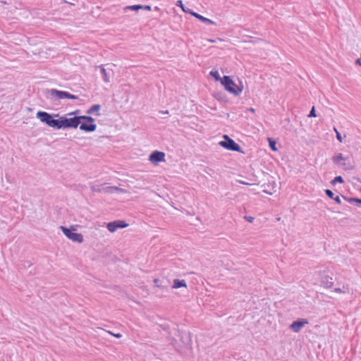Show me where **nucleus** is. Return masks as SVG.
<instances>
[{
	"label": "nucleus",
	"mask_w": 361,
	"mask_h": 361,
	"mask_svg": "<svg viewBox=\"0 0 361 361\" xmlns=\"http://www.w3.org/2000/svg\"><path fill=\"white\" fill-rule=\"evenodd\" d=\"M112 189H113V188H106V190H107V191H108V190H111Z\"/></svg>",
	"instance_id": "c9c22d12"
},
{
	"label": "nucleus",
	"mask_w": 361,
	"mask_h": 361,
	"mask_svg": "<svg viewBox=\"0 0 361 361\" xmlns=\"http://www.w3.org/2000/svg\"><path fill=\"white\" fill-rule=\"evenodd\" d=\"M335 291L340 293V292H341V288H336Z\"/></svg>",
	"instance_id": "f704fd0d"
},
{
	"label": "nucleus",
	"mask_w": 361,
	"mask_h": 361,
	"mask_svg": "<svg viewBox=\"0 0 361 361\" xmlns=\"http://www.w3.org/2000/svg\"><path fill=\"white\" fill-rule=\"evenodd\" d=\"M342 197L350 203L355 202L361 204V199L357 197H346L345 196H342Z\"/></svg>",
	"instance_id": "f3484780"
},
{
	"label": "nucleus",
	"mask_w": 361,
	"mask_h": 361,
	"mask_svg": "<svg viewBox=\"0 0 361 361\" xmlns=\"http://www.w3.org/2000/svg\"><path fill=\"white\" fill-rule=\"evenodd\" d=\"M332 278L329 276L324 275L322 276L321 284L326 288H330L333 286L334 282Z\"/></svg>",
	"instance_id": "f8f14e48"
},
{
	"label": "nucleus",
	"mask_w": 361,
	"mask_h": 361,
	"mask_svg": "<svg viewBox=\"0 0 361 361\" xmlns=\"http://www.w3.org/2000/svg\"><path fill=\"white\" fill-rule=\"evenodd\" d=\"M337 183H344V180L341 176H336L331 181V184L335 185Z\"/></svg>",
	"instance_id": "a211bd4d"
},
{
	"label": "nucleus",
	"mask_w": 361,
	"mask_h": 361,
	"mask_svg": "<svg viewBox=\"0 0 361 361\" xmlns=\"http://www.w3.org/2000/svg\"><path fill=\"white\" fill-rule=\"evenodd\" d=\"M0 361H4V360H1Z\"/></svg>",
	"instance_id": "ea45409f"
},
{
	"label": "nucleus",
	"mask_w": 361,
	"mask_h": 361,
	"mask_svg": "<svg viewBox=\"0 0 361 361\" xmlns=\"http://www.w3.org/2000/svg\"><path fill=\"white\" fill-rule=\"evenodd\" d=\"M186 286H187V285L184 280L175 279L173 281V288H179L181 287H186Z\"/></svg>",
	"instance_id": "2eb2a0df"
},
{
	"label": "nucleus",
	"mask_w": 361,
	"mask_h": 361,
	"mask_svg": "<svg viewBox=\"0 0 361 361\" xmlns=\"http://www.w3.org/2000/svg\"><path fill=\"white\" fill-rule=\"evenodd\" d=\"M142 7H143L142 5L137 4V5L128 6H126L125 8L137 11L138 10L142 9Z\"/></svg>",
	"instance_id": "aec40b11"
},
{
	"label": "nucleus",
	"mask_w": 361,
	"mask_h": 361,
	"mask_svg": "<svg viewBox=\"0 0 361 361\" xmlns=\"http://www.w3.org/2000/svg\"><path fill=\"white\" fill-rule=\"evenodd\" d=\"M250 111H254L255 110H254V109L251 108V109H250Z\"/></svg>",
	"instance_id": "4c0bfd02"
},
{
	"label": "nucleus",
	"mask_w": 361,
	"mask_h": 361,
	"mask_svg": "<svg viewBox=\"0 0 361 361\" xmlns=\"http://www.w3.org/2000/svg\"><path fill=\"white\" fill-rule=\"evenodd\" d=\"M183 11H184L186 13H190L192 16V13H195L194 11H191L190 8H185Z\"/></svg>",
	"instance_id": "bb28decb"
},
{
	"label": "nucleus",
	"mask_w": 361,
	"mask_h": 361,
	"mask_svg": "<svg viewBox=\"0 0 361 361\" xmlns=\"http://www.w3.org/2000/svg\"><path fill=\"white\" fill-rule=\"evenodd\" d=\"M61 230L63 231V234L70 240L73 242L81 243L83 242V236L80 233H74L73 231L75 229L73 227L71 228H68L65 226H61L60 227Z\"/></svg>",
	"instance_id": "0eeeda50"
},
{
	"label": "nucleus",
	"mask_w": 361,
	"mask_h": 361,
	"mask_svg": "<svg viewBox=\"0 0 361 361\" xmlns=\"http://www.w3.org/2000/svg\"><path fill=\"white\" fill-rule=\"evenodd\" d=\"M317 115H316V112H315V109H314V106H313L312 108V109L310 110V114L308 115L309 117H315Z\"/></svg>",
	"instance_id": "b1692460"
},
{
	"label": "nucleus",
	"mask_w": 361,
	"mask_h": 361,
	"mask_svg": "<svg viewBox=\"0 0 361 361\" xmlns=\"http://www.w3.org/2000/svg\"><path fill=\"white\" fill-rule=\"evenodd\" d=\"M47 98L53 102H55L63 99L75 100L78 99V96L72 94L66 91L58 90L56 89H50L47 90Z\"/></svg>",
	"instance_id": "7ed1b4c3"
},
{
	"label": "nucleus",
	"mask_w": 361,
	"mask_h": 361,
	"mask_svg": "<svg viewBox=\"0 0 361 361\" xmlns=\"http://www.w3.org/2000/svg\"><path fill=\"white\" fill-rule=\"evenodd\" d=\"M209 74L211 76H212L215 79V80H216V81L221 80V81L222 78H221L220 75L217 71H210Z\"/></svg>",
	"instance_id": "6ab92c4d"
},
{
	"label": "nucleus",
	"mask_w": 361,
	"mask_h": 361,
	"mask_svg": "<svg viewBox=\"0 0 361 361\" xmlns=\"http://www.w3.org/2000/svg\"><path fill=\"white\" fill-rule=\"evenodd\" d=\"M82 121L92 122L93 118L90 116H75L72 118H66V116H60V129L65 128H76Z\"/></svg>",
	"instance_id": "f257e3e1"
},
{
	"label": "nucleus",
	"mask_w": 361,
	"mask_h": 361,
	"mask_svg": "<svg viewBox=\"0 0 361 361\" xmlns=\"http://www.w3.org/2000/svg\"><path fill=\"white\" fill-rule=\"evenodd\" d=\"M245 219L248 221V222H250L252 223L253 221H254V217L252 216H245Z\"/></svg>",
	"instance_id": "a878e982"
},
{
	"label": "nucleus",
	"mask_w": 361,
	"mask_h": 361,
	"mask_svg": "<svg viewBox=\"0 0 361 361\" xmlns=\"http://www.w3.org/2000/svg\"><path fill=\"white\" fill-rule=\"evenodd\" d=\"M100 68L101 74L102 76V79L105 82H109L110 78H109V72H107V71L102 66H99Z\"/></svg>",
	"instance_id": "4468645a"
},
{
	"label": "nucleus",
	"mask_w": 361,
	"mask_h": 361,
	"mask_svg": "<svg viewBox=\"0 0 361 361\" xmlns=\"http://www.w3.org/2000/svg\"><path fill=\"white\" fill-rule=\"evenodd\" d=\"M221 84L228 92L235 96L239 95L243 91V88L235 85L230 76L224 75L221 79Z\"/></svg>",
	"instance_id": "20e7f679"
},
{
	"label": "nucleus",
	"mask_w": 361,
	"mask_h": 361,
	"mask_svg": "<svg viewBox=\"0 0 361 361\" xmlns=\"http://www.w3.org/2000/svg\"><path fill=\"white\" fill-rule=\"evenodd\" d=\"M333 200H334L336 201V202H337L338 204H341V198L339 196L334 197V198Z\"/></svg>",
	"instance_id": "cd10ccee"
},
{
	"label": "nucleus",
	"mask_w": 361,
	"mask_h": 361,
	"mask_svg": "<svg viewBox=\"0 0 361 361\" xmlns=\"http://www.w3.org/2000/svg\"><path fill=\"white\" fill-rule=\"evenodd\" d=\"M333 162L338 166H341L344 170H350L353 169V166L349 161V157H344L342 153L332 157Z\"/></svg>",
	"instance_id": "423d86ee"
},
{
	"label": "nucleus",
	"mask_w": 361,
	"mask_h": 361,
	"mask_svg": "<svg viewBox=\"0 0 361 361\" xmlns=\"http://www.w3.org/2000/svg\"><path fill=\"white\" fill-rule=\"evenodd\" d=\"M109 334H110L112 336H113V334H114L113 332H111V331H109Z\"/></svg>",
	"instance_id": "e433bc0d"
},
{
	"label": "nucleus",
	"mask_w": 361,
	"mask_h": 361,
	"mask_svg": "<svg viewBox=\"0 0 361 361\" xmlns=\"http://www.w3.org/2000/svg\"><path fill=\"white\" fill-rule=\"evenodd\" d=\"M2 90H3L0 88V92H2Z\"/></svg>",
	"instance_id": "58836bf2"
},
{
	"label": "nucleus",
	"mask_w": 361,
	"mask_h": 361,
	"mask_svg": "<svg viewBox=\"0 0 361 361\" xmlns=\"http://www.w3.org/2000/svg\"><path fill=\"white\" fill-rule=\"evenodd\" d=\"M149 160L153 164H158L159 162L165 160V153L160 151H154L150 155Z\"/></svg>",
	"instance_id": "9b49d317"
},
{
	"label": "nucleus",
	"mask_w": 361,
	"mask_h": 361,
	"mask_svg": "<svg viewBox=\"0 0 361 361\" xmlns=\"http://www.w3.org/2000/svg\"><path fill=\"white\" fill-rule=\"evenodd\" d=\"M63 2H64V3H66V4H69V5H71V6H73V5H74V4H72V3H68L67 1H63Z\"/></svg>",
	"instance_id": "72a5a7b5"
},
{
	"label": "nucleus",
	"mask_w": 361,
	"mask_h": 361,
	"mask_svg": "<svg viewBox=\"0 0 361 361\" xmlns=\"http://www.w3.org/2000/svg\"><path fill=\"white\" fill-rule=\"evenodd\" d=\"M94 118H93V121L92 122L87 121H82L80 123L79 128L80 130L85 131V132H94L97 129V125L94 123Z\"/></svg>",
	"instance_id": "1a4fd4ad"
},
{
	"label": "nucleus",
	"mask_w": 361,
	"mask_h": 361,
	"mask_svg": "<svg viewBox=\"0 0 361 361\" xmlns=\"http://www.w3.org/2000/svg\"><path fill=\"white\" fill-rule=\"evenodd\" d=\"M113 336H114V337L117 338H121V337H122V335H121V334H119V333H118V334H113Z\"/></svg>",
	"instance_id": "7c9ffc66"
},
{
	"label": "nucleus",
	"mask_w": 361,
	"mask_h": 361,
	"mask_svg": "<svg viewBox=\"0 0 361 361\" xmlns=\"http://www.w3.org/2000/svg\"><path fill=\"white\" fill-rule=\"evenodd\" d=\"M268 141H269L270 148L273 151H277V148L276 146V142L272 138H268Z\"/></svg>",
	"instance_id": "412c9836"
},
{
	"label": "nucleus",
	"mask_w": 361,
	"mask_h": 361,
	"mask_svg": "<svg viewBox=\"0 0 361 361\" xmlns=\"http://www.w3.org/2000/svg\"><path fill=\"white\" fill-rule=\"evenodd\" d=\"M334 131L336 132V138H337V140H338L340 142H342V141H343V137H342V136H341V133L338 131V130H337L336 128H334Z\"/></svg>",
	"instance_id": "5701e85b"
},
{
	"label": "nucleus",
	"mask_w": 361,
	"mask_h": 361,
	"mask_svg": "<svg viewBox=\"0 0 361 361\" xmlns=\"http://www.w3.org/2000/svg\"><path fill=\"white\" fill-rule=\"evenodd\" d=\"M240 183L241 184H243V185H248V183H245V181H243V180H238Z\"/></svg>",
	"instance_id": "473e14b6"
},
{
	"label": "nucleus",
	"mask_w": 361,
	"mask_h": 361,
	"mask_svg": "<svg viewBox=\"0 0 361 361\" xmlns=\"http://www.w3.org/2000/svg\"><path fill=\"white\" fill-rule=\"evenodd\" d=\"M142 8H143V9H145V10H147V11H151V6H148V5L143 6Z\"/></svg>",
	"instance_id": "c756f323"
},
{
	"label": "nucleus",
	"mask_w": 361,
	"mask_h": 361,
	"mask_svg": "<svg viewBox=\"0 0 361 361\" xmlns=\"http://www.w3.org/2000/svg\"><path fill=\"white\" fill-rule=\"evenodd\" d=\"M192 16L195 17L197 19L200 20L202 23L207 24V25H216V23L207 18H205L202 16V15L197 13H192Z\"/></svg>",
	"instance_id": "ddd939ff"
},
{
	"label": "nucleus",
	"mask_w": 361,
	"mask_h": 361,
	"mask_svg": "<svg viewBox=\"0 0 361 361\" xmlns=\"http://www.w3.org/2000/svg\"><path fill=\"white\" fill-rule=\"evenodd\" d=\"M307 324H308V321L306 319H298V320L294 321L290 325L289 328L293 332L298 333L305 326V325Z\"/></svg>",
	"instance_id": "9d476101"
},
{
	"label": "nucleus",
	"mask_w": 361,
	"mask_h": 361,
	"mask_svg": "<svg viewBox=\"0 0 361 361\" xmlns=\"http://www.w3.org/2000/svg\"><path fill=\"white\" fill-rule=\"evenodd\" d=\"M128 226L124 221L116 220L107 224L106 228L110 232H115L118 228H126Z\"/></svg>",
	"instance_id": "6e6552de"
},
{
	"label": "nucleus",
	"mask_w": 361,
	"mask_h": 361,
	"mask_svg": "<svg viewBox=\"0 0 361 361\" xmlns=\"http://www.w3.org/2000/svg\"><path fill=\"white\" fill-rule=\"evenodd\" d=\"M159 279H154V283L156 284V286H159V285L157 284V283L159 282Z\"/></svg>",
	"instance_id": "2f4dec72"
},
{
	"label": "nucleus",
	"mask_w": 361,
	"mask_h": 361,
	"mask_svg": "<svg viewBox=\"0 0 361 361\" xmlns=\"http://www.w3.org/2000/svg\"><path fill=\"white\" fill-rule=\"evenodd\" d=\"M101 109V105L100 104H94L93 106H92L91 108H90L89 109H87V114H94L95 111H99Z\"/></svg>",
	"instance_id": "dca6fc26"
},
{
	"label": "nucleus",
	"mask_w": 361,
	"mask_h": 361,
	"mask_svg": "<svg viewBox=\"0 0 361 361\" xmlns=\"http://www.w3.org/2000/svg\"><path fill=\"white\" fill-rule=\"evenodd\" d=\"M59 115L51 114L46 111H39L36 114V117L43 123H45L49 127L53 128L54 129L59 130L60 127V117L57 119L54 117H59Z\"/></svg>",
	"instance_id": "f03ea898"
},
{
	"label": "nucleus",
	"mask_w": 361,
	"mask_h": 361,
	"mask_svg": "<svg viewBox=\"0 0 361 361\" xmlns=\"http://www.w3.org/2000/svg\"><path fill=\"white\" fill-rule=\"evenodd\" d=\"M176 5L177 6L180 7V8H182V10H183V11L185 8V7L184 6L183 3V1H182L181 0H178V1H176Z\"/></svg>",
	"instance_id": "393cba45"
},
{
	"label": "nucleus",
	"mask_w": 361,
	"mask_h": 361,
	"mask_svg": "<svg viewBox=\"0 0 361 361\" xmlns=\"http://www.w3.org/2000/svg\"><path fill=\"white\" fill-rule=\"evenodd\" d=\"M224 140H221L219 142V145L230 151L238 152L240 153H244L242 150L241 147L236 143L233 139H231L228 135H224L223 136Z\"/></svg>",
	"instance_id": "39448f33"
},
{
	"label": "nucleus",
	"mask_w": 361,
	"mask_h": 361,
	"mask_svg": "<svg viewBox=\"0 0 361 361\" xmlns=\"http://www.w3.org/2000/svg\"><path fill=\"white\" fill-rule=\"evenodd\" d=\"M79 110H76V111H74L73 112H71L69 114H68V116H72V115H74L75 116H76V114H78L79 113Z\"/></svg>",
	"instance_id": "c85d7f7f"
},
{
	"label": "nucleus",
	"mask_w": 361,
	"mask_h": 361,
	"mask_svg": "<svg viewBox=\"0 0 361 361\" xmlns=\"http://www.w3.org/2000/svg\"><path fill=\"white\" fill-rule=\"evenodd\" d=\"M325 193H326V196L328 197H329L330 199L333 200L334 198V194L331 190H329V189L325 190Z\"/></svg>",
	"instance_id": "4be33fe9"
}]
</instances>
